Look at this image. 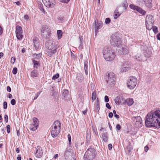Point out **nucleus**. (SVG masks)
I'll use <instances>...</instances> for the list:
<instances>
[{"mask_svg": "<svg viewBox=\"0 0 160 160\" xmlns=\"http://www.w3.org/2000/svg\"><path fill=\"white\" fill-rule=\"evenodd\" d=\"M61 123L59 121L54 122L52 126L51 135L53 138L56 137L59 134L61 129Z\"/></svg>", "mask_w": 160, "mask_h": 160, "instance_id": "5", "label": "nucleus"}, {"mask_svg": "<svg viewBox=\"0 0 160 160\" xmlns=\"http://www.w3.org/2000/svg\"><path fill=\"white\" fill-rule=\"evenodd\" d=\"M104 58L107 61L113 60L115 58V53L110 48L105 47L103 50Z\"/></svg>", "mask_w": 160, "mask_h": 160, "instance_id": "3", "label": "nucleus"}, {"mask_svg": "<svg viewBox=\"0 0 160 160\" xmlns=\"http://www.w3.org/2000/svg\"><path fill=\"white\" fill-rule=\"evenodd\" d=\"M99 104H100L99 101L98 100V99L97 98V99L96 107H97V109L98 110V111H99V109H100Z\"/></svg>", "mask_w": 160, "mask_h": 160, "instance_id": "36", "label": "nucleus"}, {"mask_svg": "<svg viewBox=\"0 0 160 160\" xmlns=\"http://www.w3.org/2000/svg\"><path fill=\"white\" fill-rule=\"evenodd\" d=\"M39 7L41 11L43 12H45V11L43 8H42V4L41 3L39 5Z\"/></svg>", "mask_w": 160, "mask_h": 160, "instance_id": "37", "label": "nucleus"}, {"mask_svg": "<svg viewBox=\"0 0 160 160\" xmlns=\"http://www.w3.org/2000/svg\"><path fill=\"white\" fill-rule=\"evenodd\" d=\"M41 36L45 39L49 38L51 34V31L48 27L47 25H43L41 29Z\"/></svg>", "mask_w": 160, "mask_h": 160, "instance_id": "7", "label": "nucleus"}, {"mask_svg": "<svg viewBox=\"0 0 160 160\" xmlns=\"http://www.w3.org/2000/svg\"><path fill=\"white\" fill-rule=\"evenodd\" d=\"M109 101V99L108 97L106 95L104 97V101L106 102H107Z\"/></svg>", "mask_w": 160, "mask_h": 160, "instance_id": "46", "label": "nucleus"}, {"mask_svg": "<svg viewBox=\"0 0 160 160\" xmlns=\"http://www.w3.org/2000/svg\"><path fill=\"white\" fill-rule=\"evenodd\" d=\"M153 32L155 33H157L158 32V29L156 26H153L152 28Z\"/></svg>", "mask_w": 160, "mask_h": 160, "instance_id": "32", "label": "nucleus"}, {"mask_svg": "<svg viewBox=\"0 0 160 160\" xmlns=\"http://www.w3.org/2000/svg\"><path fill=\"white\" fill-rule=\"evenodd\" d=\"M15 32L17 39L19 40H22L23 37L22 28L19 26H17L16 27Z\"/></svg>", "mask_w": 160, "mask_h": 160, "instance_id": "10", "label": "nucleus"}, {"mask_svg": "<svg viewBox=\"0 0 160 160\" xmlns=\"http://www.w3.org/2000/svg\"><path fill=\"white\" fill-rule=\"evenodd\" d=\"M145 123L147 127L160 128V110H152L148 113Z\"/></svg>", "mask_w": 160, "mask_h": 160, "instance_id": "1", "label": "nucleus"}, {"mask_svg": "<svg viewBox=\"0 0 160 160\" xmlns=\"http://www.w3.org/2000/svg\"><path fill=\"white\" fill-rule=\"evenodd\" d=\"M152 0H145L144 4L148 8H151L152 7Z\"/></svg>", "mask_w": 160, "mask_h": 160, "instance_id": "24", "label": "nucleus"}, {"mask_svg": "<svg viewBox=\"0 0 160 160\" xmlns=\"http://www.w3.org/2000/svg\"><path fill=\"white\" fill-rule=\"evenodd\" d=\"M57 34L58 36V39H60L62 36V34L61 30H58L57 31Z\"/></svg>", "mask_w": 160, "mask_h": 160, "instance_id": "30", "label": "nucleus"}, {"mask_svg": "<svg viewBox=\"0 0 160 160\" xmlns=\"http://www.w3.org/2000/svg\"><path fill=\"white\" fill-rule=\"evenodd\" d=\"M113 114L112 112H110L108 114V117L110 118H112L113 117Z\"/></svg>", "mask_w": 160, "mask_h": 160, "instance_id": "54", "label": "nucleus"}, {"mask_svg": "<svg viewBox=\"0 0 160 160\" xmlns=\"http://www.w3.org/2000/svg\"><path fill=\"white\" fill-rule=\"evenodd\" d=\"M17 159L18 160H21V157L20 155H18V157H17Z\"/></svg>", "mask_w": 160, "mask_h": 160, "instance_id": "64", "label": "nucleus"}, {"mask_svg": "<svg viewBox=\"0 0 160 160\" xmlns=\"http://www.w3.org/2000/svg\"><path fill=\"white\" fill-rule=\"evenodd\" d=\"M153 23L151 22L147 23V22H146V25L147 29L149 30H151L153 27Z\"/></svg>", "mask_w": 160, "mask_h": 160, "instance_id": "28", "label": "nucleus"}, {"mask_svg": "<svg viewBox=\"0 0 160 160\" xmlns=\"http://www.w3.org/2000/svg\"><path fill=\"white\" fill-rule=\"evenodd\" d=\"M44 5L48 8L53 7L55 4V0H42Z\"/></svg>", "mask_w": 160, "mask_h": 160, "instance_id": "14", "label": "nucleus"}, {"mask_svg": "<svg viewBox=\"0 0 160 160\" xmlns=\"http://www.w3.org/2000/svg\"><path fill=\"white\" fill-rule=\"evenodd\" d=\"M110 42L112 45L118 47L120 45L121 39L118 33H115L112 34Z\"/></svg>", "mask_w": 160, "mask_h": 160, "instance_id": "6", "label": "nucleus"}, {"mask_svg": "<svg viewBox=\"0 0 160 160\" xmlns=\"http://www.w3.org/2000/svg\"><path fill=\"white\" fill-rule=\"evenodd\" d=\"M31 76L33 78H35L37 77L38 72L37 70L34 69L31 73Z\"/></svg>", "mask_w": 160, "mask_h": 160, "instance_id": "25", "label": "nucleus"}, {"mask_svg": "<svg viewBox=\"0 0 160 160\" xmlns=\"http://www.w3.org/2000/svg\"><path fill=\"white\" fill-rule=\"evenodd\" d=\"M118 52L121 55H126L128 53L129 51L126 48L122 47L118 50Z\"/></svg>", "mask_w": 160, "mask_h": 160, "instance_id": "19", "label": "nucleus"}, {"mask_svg": "<svg viewBox=\"0 0 160 160\" xmlns=\"http://www.w3.org/2000/svg\"><path fill=\"white\" fill-rule=\"evenodd\" d=\"M32 62L33 64V68L34 69H38V66H39L40 65L39 62L34 59L32 60Z\"/></svg>", "mask_w": 160, "mask_h": 160, "instance_id": "27", "label": "nucleus"}, {"mask_svg": "<svg viewBox=\"0 0 160 160\" xmlns=\"http://www.w3.org/2000/svg\"><path fill=\"white\" fill-rule=\"evenodd\" d=\"M72 153L70 151L66 150L64 153V156L65 159L68 160L69 158L71 157Z\"/></svg>", "mask_w": 160, "mask_h": 160, "instance_id": "21", "label": "nucleus"}, {"mask_svg": "<svg viewBox=\"0 0 160 160\" xmlns=\"http://www.w3.org/2000/svg\"><path fill=\"white\" fill-rule=\"evenodd\" d=\"M7 132L8 133H9L10 131V126L9 125H8L7 127Z\"/></svg>", "mask_w": 160, "mask_h": 160, "instance_id": "44", "label": "nucleus"}, {"mask_svg": "<svg viewBox=\"0 0 160 160\" xmlns=\"http://www.w3.org/2000/svg\"><path fill=\"white\" fill-rule=\"evenodd\" d=\"M122 6L124 7L125 9H126L128 7V3L126 1H124L122 5Z\"/></svg>", "mask_w": 160, "mask_h": 160, "instance_id": "35", "label": "nucleus"}, {"mask_svg": "<svg viewBox=\"0 0 160 160\" xmlns=\"http://www.w3.org/2000/svg\"><path fill=\"white\" fill-rule=\"evenodd\" d=\"M154 22V18L152 15H148L146 16V22H147V23L150 22L153 23Z\"/></svg>", "mask_w": 160, "mask_h": 160, "instance_id": "18", "label": "nucleus"}, {"mask_svg": "<svg viewBox=\"0 0 160 160\" xmlns=\"http://www.w3.org/2000/svg\"><path fill=\"white\" fill-rule=\"evenodd\" d=\"M145 0H138V2L140 5L143 6L144 4Z\"/></svg>", "mask_w": 160, "mask_h": 160, "instance_id": "33", "label": "nucleus"}, {"mask_svg": "<svg viewBox=\"0 0 160 160\" xmlns=\"http://www.w3.org/2000/svg\"><path fill=\"white\" fill-rule=\"evenodd\" d=\"M117 99H118V97H117V98L116 99H115V103L116 104H119L120 103V102L119 101H117Z\"/></svg>", "mask_w": 160, "mask_h": 160, "instance_id": "56", "label": "nucleus"}, {"mask_svg": "<svg viewBox=\"0 0 160 160\" xmlns=\"http://www.w3.org/2000/svg\"><path fill=\"white\" fill-rule=\"evenodd\" d=\"M70 0H60V1L62 2L67 3Z\"/></svg>", "mask_w": 160, "mask_h": 160, "instance_id": "52", "label": "nucleus"}, {"mask_svg": "<svg viewBox=\"0 0 160 160\" xmlns=\"http://www.w3.org/2000/svg\"><path fill=\"white\" fill-rule=\"evenodd\" d=\"M95 29L98 30L101 28L102 27V22H101L98 23V20L96 19L95 20Z\"/></svg>", "mask_w": 160, "mask_h": 160, "instance_id": "20", "label": "nucleus"}, {"mask_svg": "<svg viewBox=\"0 0 160 160\" xmlns=\"http://www.w3.org/2000/svg\"><path fill=\"white\" fill-rule=\"evenodd\" d=\"M3 29L1 26L0 25V35H1L3 32Z\"/></svg>", "mask_w": 160, "mask_h": 160, "instance_id": "55", "label": "nucleus"}, {"mask_svg": "<svg viewBox=\"0 0 160 160\" xmlns=\"http://www.w3.org/2000/svg\"><path fill=\"white\" fill-rule=\"evenodd\" d=\"M106 106L108 109H109L111 108V106L109 103H107L106 105Z\"/></svg>", "mask_w": 160, "mask_h": 160, "instance_id": "51", "label": "nucleus"}, {"mask_svg": "<svg viewBox=\"0 0 160 160\" xmlns=\"http://www.w3.org/2000/svg\"><path fill=\"white\" fill-rule=\"evenodd\" d=\"M129 64V63L128 62H124L123 67L121 68V72H123L128 71L129 69V67H128Z\"/></svg>", "mask_w": 160, "mask_h": 160, "instance_id": "17", "label": "nucleus"}, {"mask_svg": "<svg viewBox=\"0 0 160 160\" xmlns=\"http://www.w3.org/2000/svg\"><path fill=\"white\" fill-rule=\"evenodd\" d=\"M96 150L93 148H88L85 152L83 156L85 160H93L95 157Z\"/></svg>", "mask_w": 160, "mask_h": 160, "instance_id": "4", "label": "nucleus"}, {"mask_svg": "<svg viewBox=\"0 0 160 160\" xmlns=\"http://www.w3.org/2000/svg\"><path fill=\"white\" fill-rule=\"evenodd\" d=\"M17 68H14L12 71V73L13 74L15 75L17 73Z\"/></svg>", "mask_w": 160, "mask_h": 160, "instance_id": "38", "label": "nucleus"}, {"mask_svg": "<svg viewBox=\"0 0 160 160\" xmlns=\"http://www.w3.org/2000/svg\"><path fill=\"white\" fill-rule=\"evenodd\" d=\"M110 19L109 18H107L105 19V23L106 24H108L110 23Z\"/></svg>", "mask_w": 160, "mask_h": 160, "instance_id": "40", "label": "nucleus"}, {"mask_svg": "<svg viewBox=\"0 0 160 160\" xmlns=\"http://www.w3.org/2000/svg\"><path fill=\"white\" fill-rule=\"evenodd\" d=\"M120 14L121 13H114V18L115 19H117L118 17L120 16Z\"/></svg>", "mask_w": 160, "mask_h": 160, "instance_id": "41", "label": "nucleus"}, {"mask_svg": "<svg viewBox=\"0 0 160 160\" xmlns=\"http://www.w3.org/2000/svg\"><path fill=\"white\" fill-rule=\"evenodd\" d=\"M102 137L103 140L104 142H108V136L107 132H105L103 133L102 135Z\"/></svg>", "mask_w": 160, "mask_h": 160, "instance_id": "22", "label": "nucleus"}, {"mask_svg": "<svg viewBox=\"0 0 160 160\" xmlns=\"http://www.w3.org/2000/svg\"><path fill=\"white\" fill-rule=\"evenodd\" d=\"M4 121L6 122H8V116L7 115H5L4 116Z\"/></svg>", "mask_w": 160, "mask_h": 160, "instance_id": "43", "label": "nucleus"}, {"mask_svg": "<svg viewBox=\"0 0 160 160\" xmlns=\"http://www.w3.org/2000/svg\"><path fill=\"white\" fill-rule=\"evenodd\" d=\"M116 128L118 130H120V129L121 128V127L120 125L119 124H117L116 125Z\"/></svg>", "mask_w": 160, "mask_h": 160, "instance_id": "50", "label": "nucleus"}, {"mask_svg": "<svg viewBox=\"0 0 160 160\" xmlns=\"http://www.w3.org/2000/svg\"><path fill=\"white\" fill-rule=\"evenodd\" d=\"M133 102V100L132 98H127L125 101V103H126L127 105L129 106L132 105Z\"/></svg>", "mask_w": 160, "mask_h": 160, "instance_id": "23", "label": "nucleus"}, {"mask_svg": "<svg viewBox=\"0 0 160 160\" xmlns=\"http://www.w3.org/2000/svg\"><path fill=\"white\" fill-rule=\"evenodd\" d=\"M33 123L30 125V128L31 130L35 131L38 126L39 121L37 118H34L33 119Z\"/></svg>", "mask_w": 160, "mask_h": 160, "instance_id": "13", "label": "nucleus"}, {"mask_svg": "<svg viewBox=\"0 0 160 160\" xmlns=\"http://www.w3.org/2000/svg\"><path fill=\"white\" fill-rule=\"evenodd\" d=\"M132 119L135 122L136 126L138 127H141L142 126V120L140 116L133 117Z\"/></svg>", "mask_w": 160, "mask_h": 160, "instance_id": "12", "label": "nucleus"}, {"mask_svg": "<svg viewBox=\"0 0 160 160\" xmlns=\"http://www.w3.org/2000/svg\"><path fill=\"white\" fill-rule=\"evenodd\" d=\"M88 62L87 61L84 62V69L85 71V74L87 75L88 74Z\"/></svg>", "mask_w": 160, "mask_h": 160, "instance_id": "26", "label": "nucleus"}, {"mask_svg": "<svg viewBox=\"0 0 160 160\" xmlns=\"http://www.w3.org/2000/svg\"><path fill=\"white\" fill-rule=\"evenodd\" d=\"M136 60H137V61H139L142 59L141 56L140 55H139L138 56V55H137L136 56Z\"/></svg>", "mask_w": 160, "mask_h": 160, "instance_id": "45", "label": "nucleus"}, {"mask_svg": "<svg viewBox=\"0 0 160 160\" xmlns=\"http://www.w3.org/2000/svg\"><path fill=\"white\" fill-rule=\"evenodd\" d=\"M148 147L147 146H146L144 148L145 151L146 152H147L148 150Z\"/></svg>", "mask_w": 160, "mask_h": 160, "instance_id": "61", "label": "nucleus"}, {"mask_svg": "<svg viewBox=\"0 0 160 160\" xmlns=\"http://www.w3.org/2000/svg\"><path fill=\"white\" fill-rule=\"evenodd\" d=\"M59 76V74L58 73H57L55 75H54L53 76V77L52 78V80H55L56 79L58 78Z\"/></svg>", "mask_w": 160, "mask_h": 160, "instance_id": "34", "label": "nucleus"}, {"mask_svg": "<svg viewBox=\"0 0 160 160\" xmlns=\"http://www.w3.org/2000/svg\"><path fill=\"white\" fill-rule=\"evenodd\" d=\"M68 140L69 142V145H71V135L69 134L68 135Z\"/></svg>", "mask_w": 160, "mask_h": 160, "instance_id": "39", "label": "nucleus"}, {"mask_svg": "<svg viewBox=\"0 0 160 160\" xmlns=\"http://www.w3.org/2000/svg\"><path fill=\"white\" fill-rule=\"evenodd\" d=\"M157 38L158 40H160V33L158 34L157 35Z\"/></svg>", "mask_w": 160, "mask_h": 160, "instance_id": "63", "label": "nucleus"}, {"mask_svg": "<svg viewBox=\"0 0 160 160\" xmlns=\"http://www.w3.org/2000/svg\"><path fill=\"white\" fill-rule=\"evenodd\" d=\"M45 45L48 49V55L50 57L54 56L57 51V46L55 42L52 40H49L45 43Z\"/></svg>", "mask_w": 160, "mask_h": 160, "instance_id": "2", "label": "nucleus"}, {"mask_svg": "<svg viewBox=\"0 0 160 160\" xmlns=\"http://www.w3.org/2000/svg\"><path fill=\"white\" fill-rule=\"evenodd\" d=\"M68 95V92L67 90H64L62 94V96L64 98H66Z\"/></svg>", "mask_w": 160, "mask_h": 160, "instance_id": "29", "label": "nucleus"}, {"mask_svg": "<svg viewBox=\"0 0 160 160\" xmlns=\"http://www.w3.org/2000/svg\"><path fill=\"white\" fill-rule=\"evenodd\" d=\"M33 42L35 49L36 50L39 49L40 46L39 39L36 37H34L33 39Z\"/></svg>", "mask_w": 160, "mask_h": 160, "instance_id": "16", "label": "nucleus"}, {"mask_svg": "<svg viewBox=\"0 0 160 160\" xmlns=\"http://www.w3.org/2000/svg\"><path fill=\"white\" fill-rule=\"evenodd\" d=\"M11 104L12 105H14L16 104V101L14 99H12L11 101Z\"/></svg>", "mask_w": 160, "mask_h": 160, "instance_id": "48", "label": "nucleus"}, {"mask_svg": "<svg viewBox=\"0 0 160 160\" xmlns=\"http://www.w3.org/2000/svg\"><path fill=\"white\" fill-rule=\"evenodd\" d=\"M105 79L107 84L112 87L114 86L115 78L113 72H111L109 73L108 75H106Z\"/></svg>", "mask_w": 160, "mask_h": 160, "instance_id": "8", "label": "nucleus"}, {"mask_svg": "<svg viewBox=\"0 0 160 160\" xmlns=\"http://www.w3.org/2000/svg\"><path fill=\"white\" fill-rule=\"evenodd\" d=\"M151 54V52H149V53L147 55L145 54V57H147V58H149L150 57Z\"/></svg>", "mask_w": 160, "mask_h": 160, "instance_id": "58", "label": "nucleus"}, {"mask_svg": "<svg viewBox=\"0 0 160 160\" xmlns=\"http://www.w3.org/2000/svg\"><path fill=\"white\" fill-rule=\"evenodd\" d=\"M96 98V91H94L92 94V99L93 102Z\"/></svg>", "mask_w": 160, "mask_h": 160, "instance_id": "31", "label": "nucleus"}, {"mask_svg": "<svg viewBox=\"0 0 160 160\" xmlns=\"http://www.w3.org/2000/svg\"><path fill=\"white\" fill-rule=\"evenodd\" d=\"M35 148L36 150L35 153V156L37 158H40L42 155V149L40 146H38Z\"/></svg>", "mask_w": 160, "mask_h": 160, "instance_id": "15", "label": "nucleus"}, {"mask_svg": "<svg viewBox=\"0 0 160 160\" xmlns=\"http://www.w3.org/2000/svg\"><path fill=\"white\" fill-rule=\"evenodd\" d=\"M137 82V79L133 76L130 77L127 82V87L130 89H133L136 86Z\"/></svg>", "mask_w": 160, "mask_h": 160, "instance_id": "9", "label": "nucleus"}, {"mask_svg": "<svg viewBox=\"0 0 160 160\" xmlns=\"http://www.w3.org/2000/svg\"><path fill=\"white\" fill-rule=\"evenodd\" d=\"M129 7L130 8L137 11L143 15H145L146 14V12L145 10L138 6L131 4L130 5Z\"/></svg>", "mask_w": 160, "mask_h": 160, "instance_id": "11", "label": "nucleus"}, {"mask_svg": "<svg viewBox=\"0 0 160 160\" xmlns=\"http://www.w3.org/2000/svg\"><path fill=\"white\" fill-rule=\"evenodd\" d=\"M7 91L9 92H11V88L9 86H8L7 88Z\"/></svg>", "mask_w": 160, "mask_h": 160, "instance_id": "53", "label": "nucleus"}, {"mask_svg": "<svg viewBox=\"0 0 160 160\" xmlns=\"http://www.w3.org/2000/svg\"><path fill=\"white\" fill-rule=\"evenodd\" d=\"M40 53H39L38 54H37L36 53H35L34 54H33V57H39V56H40Z\"/></svg>", "mask_w": 160, "mask_h": 160, "instance_id": "62", "label": "nucleus"}, {"mask_svg": "<svg viewBox=\"0 0 160 160\" xmlns=\"http://www.w3.org/2000/svg\"><path fill=\"white\" fill-rule=\"evenodd\" d=\"M3 108L4 109H6L7 108V103L6 101L3 102Z\"/></svg>", "mask_w": 160, "mask_h": 160, "instance_id": "42", "label": "nucleus"}, {"mask_svg": "<svg viewBox=\"0 0 160 160\" xmlns=\"http://www.w3.org/2000/svg\"><path fill=\"white\" fill-rule=\"evenodd\" d=\"M15 60L16 59L14 57H12L11 58V62L12 64H14L15 61Z\"/></svg>", "mask_w": 160, "mask_h": 160, "instance_id": "47", "label": "nucleus"}, {"mask_svg": "<svg viewBox=\"0 0 160 160\" xmlns=\"http://www.w3.org/2000/svg\"><path fill=\"white\" fill-rule=\"evenodd\" d=\"M108 149L109 150H111L112 149V145L111 144H109L108 145Z\"/></svg>", "mask_w": 160, "mask_h": 160, "instance_id": "57", "label": "nucleus"}, {"mask_svg": "<svg viewBox=\"0 0 160 160\" xmlns=\"http://www.w3.org/2000/svg\"><path fill=\"white\" fill-rule=\"evenodd\" d=\"M82 143L80 144L79 145H78V143L76 144L75 147L77 148H78L80 146L82 145Z\"/></svg>", "mask_w": 160, "mask_h": 160, "instance_id": "59", "label": "nucleus"}, {"mask_svg": "<svg viewBox=\"0 0 160 160\" xmlns=\"http://www.w3.org/2000/svg\"><path fill=\"white\" fill-rule=\"evenodd\" d=\"M24 18L26 20H28L29 19V17L28 15H25L24 16Z\"/></svg>", "mask_w": 160, "mask_h": 160, "instance_id": "60", "label": "nucleus"}, {"mask_svg": "<svg viewBox=\"0 0 160 160\" xmlns=\"http://www.w3.org/2000/svg\"><path fill=\"white\" fill-rule=\"evenodd\" d=\"M40 92H38L37 94H36L34 96V100L36 99L38 97V96L40 95Z\"/></svg>", "mask_w": 160, "mask_h": 160, "instance_id": "49", "label": "nucleus"}]
</instances>
